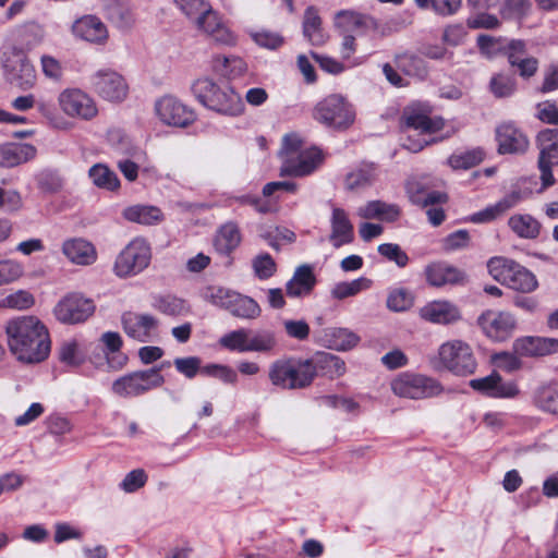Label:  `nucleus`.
I'll list each match as a JSON object with an SVG mask.
<instances>
[{
	"label": "nucleus",
	"instance_id": "nucleus-35",
	"mask_svg": "<svg viewBox=\"0 0 558 558\" xmlns=\"http://www.w3.org/2000/svg\"><path fill=\"white\" fill-rule=\"evenodd\" d=\"M407 192L411 203L422 207L447 202V195L445 193L428 191V189L416 180H411L407 183Z\"/></svg>",
	"mask_w": 558,
	"mask_h": 558
},
{
	"label": "nucleus",
	"instance_id": "nucleus-1",
	"mask_svg": "<svg viewBox=\"0 0 558 558\" xmlns=\"http://www.w3.org/2000/svg\"><path fill=\"white\" fill-rule=\"evenodd\" d=\"M7 343L14 359L24 365L46 361L51 351L47 326L36 316L27 315L10 319L5 325Z\"/></svg>",
	"mask_w": 558,
	"mask_h": 558
},
{
	"label": "nucleus",
	"instance_id": "nucleus-2",
	"mask_svg": "<svg viewBox=\"0 0 558 558\" xmlns=\"http://www.w3.org/2000/svg\"><path fill=\"white\" fill-rule=\"evenodd\" d=\"M280 158L281 177L308 175L323 162L322 151L316 147L303 148V142L296 134H288L283 137Z\"/></svg>",
	"mask_w": 558,
	"mask_h": 558
},
{
	"label": "nucleus",
	"instance_id": "nucleus-60",
	"mask_svg": "<svg viewBox=\"0 0 558 558\" xmlns=\"http://www.w3.org/2000/svg\"><path fill=\"white\" fill-rule=\"evenodd\" d=\"M378 253L388 260L395 262L399 267H405L409 262L407 253L395 243L380 244Z\"/></svg>",
	"mask_w": 558,
	"mask_h": 558
},
{
	"label": "nucleus",
	"instance_id": "nucleus-63",
	"mask_svg": "<svg viewBox=\"0 0 558 558\" xmlns=\"http://www.w3.org/2000/svg\"><path fill=\"white\" fill-rule=\"evenodd\" d=\"M531 9L529 0H506L501 9V14L506 19H521L525 16Z\"/></svg>",
	"mask_w": 558,
	"mask_h": 558
},
{
	"label": "nucleus",
	"instance_id": "nucleus-46",
	"mask_svg": "<svg viewBox=\"0 0 558 558\" xmlns=\"http://www.w3.org/2000/svg\"><path fill=\"white\" fill-rule=\"evenodd\" d=\"M59 360L69 366H80L85 361V353L76 339H69L59 348Z\"/></svg>",
	"mask_w": 558,
	"mask_h": 558
},
{
	"label": "nucleus",
	"instance_id": "nucleus-31",
	"mask_svg": "<svg viewBox=\"0 0 558 558\" xmlns=\"http://www.w3.org/2000/svg\"><path fill=\"white\" fill-rule=\"evenodd\" d=\"M314 368V377L316 375L328 378H337L345 373L344 361L329 352H317L312 359L307 360Z\"/></svg>",
	"mask_w": 558,
	"mask_h": 558
},
{
	"label": "nucleus",
	"instance_id": "nucleus-50",
	"mask_svg": "<svg viewBox=\"0 0 558 558\" xmlns=\"http://www.w3.org/2000/svg\"><path fill=\"white\" fill-rule=\"evenodd\" d=\"M24 274L23 265L15 259H0V287L10 284Z\"/></svg>",
	"mask_w": 558,
	"mask_h": 558
},
{
	"label": "nucleus",
	"instance_id": "nucleus-29",
	"mask_svg": "<svg viewBox=\"0 0 558 558\" xmlns=\"http://www.w3.org/2000/svg\"><path fill=\"white\" fill-rule=\"evenodd\" d=\"M37 149L32 144L5 143L0 145V168H13L35 158Z\"/></svg>",
	"mask_w": 558,
	"mask_h": 558
},
{
	"label": "nucleus",
	"instance_id": "nucleus-32",
	"mask_svg": "<svg viewBox=\"0 0 558 558\" xmlns=\"http://www.w3.org/2000/svg\"><path fill=\"white\" fill-rule=\"evenodd\" d=\"M316 284L313 268L310 265L299 266L292 278L287 282V294L291 298L308 295Z\"/></svg>",
	"mask_w": 558,
	"mask_h": 558
},
{
	"label": "nucleus",
	"instance_id": "nucleus-37",
	"mask_svg": "<svg viewBox=\"0 0 558 558\" xmlns=\"http://www.w3.org/2000/svg\"><path fill=\"white\" fill-rule=\"evenodd\" d=\"M510 230L521 239L533 240L541 233V223L529 214H514L508 220Z\"/></svg>",
	"mask_w": 558,
	"mask_h": 558
},
{
	"label": "nucleus",
	"instance_id": "nucleus-39",
	"mask_svg": "<svg viewBox=\"0 0 558 558\" xmlns=\"http://www.w3.org/2000/svg\"><path fill=\"white\" fill-rule=\"evenodd\" d=\"M123 217L131 222L144 226H153L163 219L161 210L156 206L134 205L123 210Z\"/></svg>",
	"mask_w": 558,
	"mask_h": 558
},
{
	"label": "nucleus",
	"instance_id": "nucleus-4",
	"mask_svg": "<svg viewBox=\"0 0 558 558\" xmlns=\"http://www.w3.org/2000/svg\"><path fill=\"white\" fill-rule=\"evenodd\" d=\"M270 383L281 389H302L314 380V368L307 360L279 359L269 366Z\"/></svg>",
	"mask_w": 558,
	"mask_h": 558
},
{
	"label": "nucleus",
	"instance_id": "nucleus-13",
	"mask_svg": "<svg viewBox=\"0 0 558 558\" xmlns=\"http://www.w3.org/2000/svg\"><path fill=\"white\" fill-rule=\"evenodd\" d=\"M94 312V301L76 292L65 294L52 310L54 318L65 325L84 323Z\"/></svg>",
	"mask_w": 558,
	"mask_h": 558
},
{
	"label": "nucleus",
	"instance_id": "nucleus-34",
	"mask_svg": "<svg viewBox=\"0 0 558 558\" xmlns=\"http://www.w3.org/2000/svg\"><path fill=\"white\" fill-rule=\"evenodd\" d=\"M323 341L328 348L337 351H348L360 342V337L348 328H327L323 332Z\"/></svg>",
	"mask_w": 558,
	"mask_h": 558
},
{
	"label": "nucleus",
	"instance_id": "nucleus-9",
	"mask_svg": "<svg viewBox=\"0 0 558 558\" xmlns=\"http://www.w3.org/2000/svg\"><path fill=\"white\" fill-rule=\"evenodd\" d=\"M403 119L408 132L403 147L412 153L421 151L430 143V141L426 138V135L437 132L444 126V120L441 118H430L413 108L404 110Z\"/></svg>",
	"mask_w": 558,
	"mask_h": 558
},
{
	"label": "nucleus",
	"instance_id": "nucleus-47",
	"mask_svg": "<svg viewBox=\"0 0 558 558\" xmlns=\"http://www.w3.org/2000/svg\"><path fill=\"white\" fill-rule=\"evenodd\" d=\"M484 159L481 149H473L450 156L448 162L452 169H470L477 166Z\"/></svg>",
	"mask_w": 558,
	"mask_h": 558
},
{
	"label": "nucleus",
	"instance_id": "nucleus-38",
	"mask_svg": "<svg viewBox=\"0 0 558 558\" xmlns=\"http://www.w3.org/2000/svg\"><path fill=\"white\" fill-rule=\"evenodd\" d=\"M378 177L374 163H362L345 175L344 184L348 190H361L371 186Z\"/></svg>",
	"mask_w": 558,
	"mask_h": 558
},
{
	"label": "nucleus",
	"instance_id": "nucleus-53",
	"mask_svg": "<svg viewBox=\"0 0 558 558\" xmlns=\"http://www.w3.org/2000/svg\"><path fill=\"white\" fill-rule=\"evenodd\" d=\"M508 43L509 41L502 37H493L489 35H480L477 37V46L480 50L488 57L495 56L501 51L506 54Z\"/></svg>",
	"mask_w": 558,
	"mask_h": 558
},
{
	"label": "nucleus",
	"instance_id": "nucleus-28",
	"mask_svg": "<svg viewBox=\"0 0 558 558\" xmlns=\"http://www.w3.org/2000/svg\"><path fill=\"white\" fill-rule=\"evenodd\" d=\"M331 232L329 241L335 248L349 244L354 240V228L344 209L335 207L330 218Z\"/></svg>",
	"mask_w": 558,
	"mask_h": 558
},
{
	"label": "nucleus",
	"instance_id": "nucleus-15",
	"mask_svg": "<svg viewBox=\"0 0 558 558\" xmlns=\"http://www.w3.org/2000/svg\"><path fill=\"white\" fill-rule=\"evenodd\" d=\"M539 148L538 169L541 171V191L554 185L551 168L558 166V129H546L537 135Z\"/></svg>",
	"mask_w": 558,
	"mask_h": 558
},
{
	"label": "nucleus",
	"instance_id": "nucleus-19",
	"mask_svg": "<svg viewBox=\"0 0 558 558\" xmlns=\"http://www.w3.org/2000/svg\"><path fill=\"white\" fill-rule=\"evenodd\" d=\"M121 323L126 336L140 342H150L158 335V320L150 314L125 312Z\"/></svg>",
	"mask_w": 558,
	"mask_h": 558
},
{
	"label": "nucleus",
	"instance_id": "nucleus-33",
	"mask_svg": "<svg viewBox=\"0 0 558 558\" xmlns=\"http://www.w3.org/2000/svg\"><path fill=\"white\" fill-rule=\"evenodd\" d=\"M357 215L363 219H378L386 222H393L400 216V208L396 204H388L383 201H371L357 208Z\"/></svg>",
	"mask_w": 558,
	"mask_h": 558
},
{
	"label": "nucleus",
	"instance_id": "nucleus-8",
	"mask_svg": "<svg viewBox=\"0 0 558 558\" xmlns=\"http://www.w3.org/2000/svg\"><path fill=\"white\" fill-rule=\"evenodd\" d=\"M170 365V362H165L159 366L123 375L112 383L111 390L114 395L122 398H132L146 393L163 384L165 378L161 372L165 367L169 368Z\"/></svg>",
	"mask_w": 558,
	"mask_h": 558
},
{
	"label": "nucleus",
	"instance_id": "nucleus-62",
	"mask_svg": "<svg viewBox=\"0 0 558 558\" xmlns=\"http://www.w3.org/2000/svg\"><path fill=\"white\" fill-rule=\"evenodd\" d=\"M515 353L499 352L493 355L494 365L507 373H512L521 368L522 362Z\"/></svg>",
	"mask_w": 558,
	"mask_h": 558
},
{
	"label": "nucleus",
	"instance_id": "nucleus-25",
	"mask_svg": "<svg viewBox=\"0 0 558 558\" xmlns=\"http://www.w3.org/2000/svg\"><path fill=\"white\" fill-rule=\"evenodd\" d=\"M498 151L501 154L524 153L529 147L526 135L513 123H502L496 131Z\"/></svg>",
	"mask_w": 558,
	"mask_h": 558
},
{
	"label": "nucleus",
	"instance_id": "nucleus-26",
	"mask_svg": "<svg viewBox=\"0 0 558 558\" xmlns=\"http://www.w3.org/2000/svg\"><path fill=\"white\" fill-rule=\"evenodd\" d=\"M426 280L430 286L442 287L446 284L463 283L466 275L461 269L447 263H433L425 268Z\"/></svg>",
	"mask_w": 558,
	"mask_h": 558
},
{
	"label": "nucleus",
	"instance_id": "nucleus-27",
	"mask_svg": "<svg viewBox=\"0 0 558 558\" xmlns=\"http://www.w3.org/2000/svg\"><path fill=\"white\" fill-rule=\"evenodd\" d=\"M73 34L86 41L104 44L108 38L106 25L95 15H85L72 25Z\"/></svg>",
	"mask_w": 558,
	"mask_h": 558
},
{
	"label": "nucleus",
	"instance_id": "nucleus-3",
	"mask_svg": "<svg viewBox=\"0 0 558 558\" xmlns=\"http://www.w3.org/2000/svg\"><path fill=\"white\" fill-rule=\"evenodd\" d=\"M192 92L201 104L220 114L236 117L244 112L241 96L228 84L201 78L193 83Z\"/></svg>",
	"mask_w": 558,
	"mask_h": 558
},
{
	"label": "nucleus",
	"instance_id": "nucleus-16",
	"mask_svg": "<svg viewBox=\"0 0 558 558\" xmlns=\"http://www.w3.org/2000/svg\"><path fill=\"white\" fill-rule=\"evenodd\" d=\"M61 111L69 118L90 121L98 114L94 98L80 88H66L58 96Z\"/></svg>",
	"mask_w": 558,
	"mask_h": 558
},
{
	"label": "nucleus",
	"instance_id": "nucleus-12",
	"mask_svg": "<svg viewBox=\"0 0 558 558\" xmlns=\"http://www.w3.org/2000/svg\"><path fill=\"white\" fill-rule=\"evenodd\" d=\"M438 357L445 369L460 376L473 374L477 366L471 347L462 340L442 343L438 350Z\"/></svg>",
	"mask_w": 558,
	"mask_h": 558
},
{
	"label": "nucleus",
	"instance_id": "nucleus-61",
	"mask_svg": "<svg viewBox=\"0 0 558 558\" xmlns=\"http://www.w3.org/2000/svg\"><path fill=\"white\" fill-rule=\"evenodd\" d=\"M251 37L258 46L272 50L282 46L284 41L280 34L267 29L251 33Z\"/></svg>",
	"mask_w": 558,
	"mask_h": 558
},
{
	"label": "nucleus",
	"instance_id": "nucleus-36",
	"mask_svg": "<svg viewBox=\"0 0 558 558\" xmlns=\"http://www.w3.org/2000/svg\"><path fill=\"white\" fill-rule=\"evenodd\" d=\"M242 235L238 225L227 222L219 228L214 240V245L220 254H230L241 243Z\"/></svg>",
	"mask_w": 558,
	"mask_h": 558
},
{
	"label": "nucleus",
	"instance_id": "nucleus-23",
	"mask_svg": "<svg viewBox=\"0 0 558 558\" xmlns=\"http://www.w3.org/2000/svg\"><path fill=\"white\" fill-rule=\"evenodd\" d=\"M512 348L521 356H544L558 352V339L525 336L515 339Z\"/></svg>",
	"mask_w": 558,
	"mask_h": 558
},
{
	"label": "nucleus",
	"instance_id": "nucleus-49",
	"mask_svg": "<svg viewBox=\"0 0 558 558\" xmlns=\"http://www.w3.org/2000/svg\"><path fill=\"white\" fill-rule=\"evenodd\" d=\"M359 23H363L361 20V13L354 11L342 10L335 16V27L340 34L355 33Z\"/></svg>",
	"mask_w": 558,
	"mask_h": 558
},
{
	"label": "nucleus",
	"instance_id": "nucleus-44",
	"mask_svg": "<svg viewBox=\"0 0 558 558\" xmlns=\"http://www.w3.org/2000/svg\"><path fill=\"white\" fill-rule=\"evenodd\" d=\"M534 402L541 410L558 415V383L539 387Z\"/></svg>",
	"mask_w": 558,
	"mask_h": 558
},
{
	"label": "nucleus",
	"instance_id": "nucleus-51",
	"mask_svg": "<svg viewBox=\"0 0 558 558\" xmlns=\"http://www.w3.org/2000/svg\"><path fill=\"white\" fill-rule=\"evenodd\" d=\"M23 198L19 191L0 186V211L14 214L23 208Z\"/></svg>",
	"mask_w": 558,
	"mask_h": 558
},
{
	"label": "nucleus",
	"instance_id": "nucleus-58",
	"mask_svg": "<svg viewBox=\"0 0 558 558\" xmlns=\"http://www.w3.org/2000/svg\"><path fill=\"white\" fill-rule=\"evenodd\" d=\"M155 112L163 124L172 125L174 121V98L167 95L158 99L155 104Z\"/></svg>",
	"mask_w": 558,
	"mask_h": 558
},
{
	"label": "nucleus",
	"instance_id": "nucleus-54",
	"mask_svg": "<svg viewBox=\"0 0 558 558\" xmlns=\"http://www.w3.org/2000/svg\"><path fill=\"white\" fill-rule=\"evenodd\" d=\"M515 87V78L510 75L497 74L490 81V90L498 98L511 96Z\"/></svg>",
	"mask_w": 558,
	"mask_h": 558
},
{
	"label": "nucleus",
	"instance_id": "nucleus-57",
	"mask_svg": "<svg viewBox=\"0 0 558 558\" xmlns=\"http://www.w3.org/2000/svg\"><path fill=\"white\" fill-rule=\"evenodd\" d=\"M234 294V291H230L228 289L221 288V287H207L203 291V298L210 302L211 304L228 308L231 296Z\"/></svg>",
	"mask_w": 558,
	"mask_h": 558
},
{
	"label": "nucleus",
	"instance_id": "nucleus-7",
	"mask_svg": "<svg viewBox=\"0 0 558 558\" xmlns=\"http://www.w3.org/2000/svg\"><path fill=\"white\" fill-rule=\"evenodd\" d=\"M219 344L229 351L240 353H270L277 348L278 341L271 330L254 331L247 328H239L223 335L219 339Z\"/></svg>",
	"mask_w": 558,
	"mask_h": 558
},
{
	"label": "nucleus",
	"instance_id": "nucleus-64",
	"mask_svg": "<svg viewBox=\"0 0 558 558\" xmlns=\"http://www.w3.org/2000/svg\"><path fill=\"white\" fill-rule=\"evenodd\" d=\"M147 482V475L143 469H135L129 472L123 481L120 483V487L125 493H134L143 487Z\"/></svg>",
	"mask_w": 558,
	"mask_h": 558
},
{
	"label": "nucleus",
	"instance_id": "nucleus-40",
	"mask_svg": "<svg viewBox=\"0 0 558 558\" xmlns=\"http://www.w3.org/2000/svg\"><path fill=\"white\" fill-rule=\"evenodd\" d=\"M227 311L233 316L243 319H255L262 313L260 306L254 299L236 292L231 296Z\"/></svg>",
	"mask_w": 558,
	"mask_h": 558
},
{
	"label": "nucleus",
	"instance_id": "nucleus-42",
	"mask_svg": "<svg viewBox=\"0 0 558 558\" xmlns=\"http://www.w3.org/2000/svg\"><path fill=\"white\" fill-rule=\"evenodd\" d=\"M303 34L312 45H323L325 36L322 32V20L318 11L314 7H308L305 10L303 19Z\"/></svg>",
	"mask_w": 558,
	"mask_h": 558
},
{
	"label": "nucleus",
	"instance_id": "nucleus-11",
	"mask_svg": "<svg viewBox=\"0 0 558 558\" xmlns=\"http://www.w3.org/2000/svg\"><path fill=\"white\" fill-rule=\"evenodd\" d=\"M1 64L4 78L23 89L31 88L36 83V70L24 50L11 47L3 51Z\"/></svg>",
	"mask_w": 558,
	"mask_h": 558
},
{
	"label": "nucleus",
	"instance_id": "nucleus-45",
	"mask_svg": "<svg viewBox=\"0 0 558 558\" xmlns=\"http://www.w3.org/2000/svg\"><path fill=\"white\" fill-rule=\"evenodd\" d=\"M372 286V280L365 277L354 279L352 281L338 282L331 289V296L336 300H343L354 296L361 291L367 290Z\"/></svg>",
	"mask_w": 558,
	"mask_h": 558
},
{
	"label": "nucleus",
	"instance_id": "nucleus-6",
	"mask_svg": "<svg viewBox=\"0 0 558 558\" xmlns=\"http://www.w3.org/2000/svg\"><path fill=\"white\" fill-rule=\"evenodd\" d=\"M312 116L322 125L340 132L348 130L355 121L353 105L339 94H331L319 100L313 108Z\"/></svg>",
	"mask_w": 558,
	"mask_h": 558
},
{
	"label": "nucleus",
	"instance_id": "nucleus-18",
	"mask_svg": "<svg viewBox=\"0 0 558 558\" xmlns=\"http://www.w3.org/2000/svg\"><path fill=\"white\" fill-rule=\"evenodd\" d=\"M90 81L95 93L107 101L121 102L128 95L129 86L123 76L116 71H97Z\"/></svg>",
	"mask_w": 558,
	"mask_h": 558
},
{
	"label": "nucleus",
	"instance_id": "nucleus-59",
	"mask_svg": "<svg viewBox=\"0 0 558 558\" xmlns=\"http://www.w3.org/2000/svg\"><path fill=\"white\" fill-rule=\"evenodd\" d=\"M210 8V4L204 0H180L181 11L193 23L203 16Z\"/></svg>",
	"mask_w": 558,
	"mask_h": 558
},
{
	"label": "nucleus",
	"instance_id": "nucleus-30",
	"mask_svg": "<svg viewBox=\"0 0 558 558\" xmlns=\"http://www.w3.org/2000/svg\"><path fill=\"white\" fill-rule=\"evenodd\" d=\"M62 252L71 263L82 266L92 265L97 258L95 246L82 238L64 241Z\"/></svg>",
	"mask_w": 558,
	"mask_h": 558
},
{
	"label": "nucleus",
	"instance_id": "nucleus-56",
	"mask_svg": "<svg viewBox=\"0 0 558 558\" xmlns=\"http://www.w3.org/2000/svg\"><path fill=\"white\" fill-rule=\"evenodd\" d=\"M413 304V298L410 292L404 289L391 291L387 298V307L392 312H403L409 310Z\"/></svg>",
	"mask_w": 558,
	"mask_h": 558
},
{
	"label": "nucleus",
	"instance_id": "nucleus-21",
	"mask_svg": "<svg viewBox=\"0 0 558 558\" xmlns=\"http://www.w3.org/2000/svg\"><path fill=\"white\" fill-rule=\"evenodd\" d=\"M420 317L437 325H450L462 318L460 308L447 300H435L426 303L418 311Z\"/></svg>",
	"mask_w": 558,
	"mask_h": 558
},
{
	"label": "nucleus",
	"instance_id": "nucleus-20",
	"mask_svg": "<svg viewBox=\"0 0 558 558\" xmlns=\"http://www.w3.org/2000/svg\"><path fill=\"white\" fill-rule=\"evenodd\" d=\"M198 31L218 45L233 46L236 37L217 11L211 8L195 23Z\"/></svg>",
	"mask_w": 558,
	"mask_h": 558
},
{
	"label": "nucleus",
	"instance_id": "nucleus-41",
	"mask_svg": "<svg viewBox=\"0 0 558 558\" xmlns=\"http://www.w3.org/2000/svg\"><path fill=\"white\" fill-rule=\"evenodd\" d=\"M397 68L408 76L424 80L428 70L423 58L413 53H401L395 58Z\"/></svg>",
	"mask_w": 558,
	"mask_h": 558
},
{
	"label": "nucleus",
	"instance_id": "nucleus-22",
	"mask_svg": "<svg viewBox=\"0 0 558 558\" xmlns=\"http://www.w3.org/2000/svg\"><path fill=\"white\" fill-rule=\"evenodd\" d=\"M506 56L510 65L518 70L521 77L530 78L537 72L538 60L527 54L523 40H509Z\"/></svg>",
	"mask_w": 558,
	"mask_h": 558
},
{
	"label": "nucleus",
	"instance_id": "nucleus-48",
	"mask_svg": "<svg viewBox=\"0 0 558 558\" xmlns=\"http://www.w3.org/2000/svg\"><path fill=\"white\" fill-rule=\"evenodd\" d=\"M252 267L255 276L260 280L269 279L277 271V265L268 253H262L252 260Z\"/></svg>",
	"mask_w": 558,
	"mask_h": 558
},
{
	"label": "nucleus",
	"instance_id": "nucleus-14",
	"mask_svg": "<svg viewBox=\"0 0 558 558\" xmlns=\"http://www.w3.org/2000/svg\"><path fill=\"white\" fill-rule=\"evenodd\" d=\"M392 391L403 398L424 399L441 392L439 383L421 374L402 373L391 383Z\"/></svg>",
	"mask_w": 558,
	"mask_h": 558
},
{
	"label": "nucleus",
	"instance_id": "nucleus-52",
	"mask_svg": "<svg viewBox=\"0 0 558 558\" xmlns=\"http://www.w3.org/2000/svg\"><path fill=\"white\" fill-rule=\"evenodd\" d=\"M108 19L116 27L122 31L131 28L134 24L133 13L121 4H116L108 9Z\"/></svg>",
	"mask_w": 558,
	"mask_h": 558
},
{
	"label": "nucleus",
	"instance_id": "nucleus-43",
	"mask_svg": "<svg viewBox=\"0 0 558 558\" xmlns=\"http://www.w3.org/2000/svg\"><path fill=\"white\" fill-rule=\"evenodd\" d=\"M88 175L93 183L99 189L116 191L120 186L118 175L102 163L94 165L89 169Z\"/></svg>",
	"mask_w": 558,
	"mask_h": 558
},
{
	"label": "nucleus",
	"instance_id": "nucleus-5",
	"mask_svg": "<svg viewBox=\"0 0 558 558\" xmlns=\"http://www.w3.org/2000/svg\"><path fill=\"white\" fill-rule=\"evenodd\" d=\"M489 275L501 284L523 293L533 292L537 286L535 275L517 262L495 256L487 262Z\"/></svg>",
	"mask_w": 558,
	"mask_h": 558
},
{
	"label": "nucleus",
	"instance_id": "nucleus-55",
	"mask_svg": "<svg viewBox=\"0 0 558 558\" xmlns=\"http://www.w3.org/2000/svg\"><path fill=\"white\" fill-rule=\"evenodd\" d=\"M34 304V296L24 290H19L7 295L0 301V308L27 310Z\"/></svg>",
	"mask_w": 558,
	"mask_h": 558
},
{
	"label": "nucleus",
	"instance_id": "nucleus-17",
	"mask_svg": "<svg viewBox=\"0 0 558 558\" xmlns=\"http://www.w3.org/2000/svg\"><path fill=\"white\" fill-rule=\"evenodd\" d=\"M477 324L486 337L493 341L507 340L517 328V320L512 314L493 310L482 313Z\"/></svg>",
	"mask_w": 558,
	"mask_h": 558
},
{
	"label": "nucleus",
	"instance_id": "nucleus-10",
	"mask_svg": "<svg viewBox=\"0 0 558 558\" xmlns=\"http://www.w3.org/2000/svg\"><path fill=\"white\" fill-rule=\"evenodd\" d=\"M151 259V248L144 238H135L118 254L113 272L119 278H130L145 270Z\"/></svg>",
	"mask_w": 558,
	"mask_h": 558
},
{
	"label": "nucleus",
	"instance_id": "nucleus-24",
	"mask_svg": "<svg viewBox=\"0 0 558 558\" xmlns=\"http://www.w3.org/2000/svg\"><path fill=\"white\" fill-rule=\"evenodd\" d=\"M470 386L493 398H513L519 393V388L513 381L504 383L496 372L483 378L472 379Z\"/></svg>",
	"mask_w": 558,
	"mask_h": 558
}]
</instances>
